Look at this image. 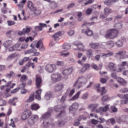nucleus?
<instances>
[{"instance_id":"f257e3e1","label":"nucleus","mask_w":128,"mask_h":128,"mask_svg":"<svg viewBox=\"0 0 128 128\" xmlns=\"http://www.w3.org/2000/svg\"><path fill=\"white\" fill-rule=\"evenodd\" d=\"M51 116L50 112H46L42 115V117L44 119L43 122V126L45 128H47L50 126V121L49 118Z\"/></svg>"},{"instance_id":"f03ea898","label":"nucleus","mask_w":128,"mask_h":128,"mask_svg":"<svg viewBox=\"0 0 128 128\" xmlns=\"http://www.w3.org/2000/svg\"><path fill=\"white\" fill-rule=\"evenodd\" d=\"M64 113V112H60L56 116V118L60 119L58 123V125L60 126L64 125V124L63 120L64 119V118L66 116Z\"/></svg>"},{"instance_id":"7ed1b4c3","label":"nucleus","mask_w":128,"mask_h":128,"mask_svg":"<svg viewBox=\"0 0 128 128\" xmlns=\"http://www.w3.org/2000/svg\"><path fill=\"white\" fill-rule=\"evenodd\" d=\"M118 31L116 29H112L108 31L107 36L111 38H113L116 37L118 34Z\"/></svg>"},{"instance_id":"20e7f679","label":"nucleus","mask_w":128,"mask_h":128,"mask_svg":"<svg viewBox=\"0 0 128 128\" xmlns=\"http://www.w3.org/2000/svg\"><path fill=\"white\" fill-rule=\"evenodd\" d=\"M56 69V66L54 64H48L46 66V71L48 72L51 73L55 70Z\"/></svg>"},{"instance_id":"39448f33","label":"nucleus","mask_w":128,"mask_h":128,"mask_svg":"<svg viewBox=\"0 0 128 128\" xmlns=\"http://www.w3.org/2000/svg\"><path fill=\"white\" fill-rule=\"evenodd\" d=\"M38 119V117L37 115H34L28 119V122L30 125H32L36 122Z\"/></svg>"},{"instance_id":"423d86ee","label":"nucleus","mask_w":128,"mask_h":128,"mask_svg":"<svg viewBox=\"0 0 128 128\" xmlns=\"http://www.w3.org/2000/svg\"><path fill=\"white\" fill-rule=\"evenodd\" d=\"M52 76L54 83L60 80L61 78L60 74L58 72L56 73L55 74H52Z\"/></svg>"},{"instance_id":"0eeeda50","label":"nucleus","mask_w":128,"mask_h":128,"mask_svg":"<svg viewBox=\"0 0 128 128\" xmlns=\"http://www.w3.org/2000/svg\"><path fill=\"white\" fill-rule=\"evenodd\" d=\"M82 78L80 77L78 79L74 84V86L76 87L78 89H79L82 86Z\"/></svg>"},{"instance_id":"6e6552de","label":"nucleus","mask_w":128,"mask_h":128,"mask_svg":"<svg viewBox=\"0 0 128 128\" xmlns=\"http://www.w3.org/2000/svg\"><path fill=\"white\" fill-rule=\"evenodd\" d=\"M39 25L34 27V29L36 31L39 32L42 30L43 27H47V25L45 24L40 23Z\"/></svg>"},{"instance_id":"1a4fd4ad","label":"nucleus","mask_w":128,"mask_h":128,"mask_svg":"<svg viewBox=\"0 0 128 128\" xmlns=\"http://www.w3.org/2000/svg\"><path fill=\"white\" fill-rule=\"evenodd\" d=\"M73 70L72 67L65 68L62 71V73L63 75L67 76L70 74L72 72Z\"/></svg>"},{"instance_id":"9d476101","label":"nucleus","mask_w":128,"mask_h":128,"mask_svg":"<svg viewBox=\"0 0 128 128\" xmlns=\"http://www.w3.org/2000/svg\"><path fill=\"white\" fill-rule=\"evenodd\" d=\"M27 6L28 8L31 10L34 11H35L36 9V8L34 6L32 2L30 1H28L27 3Z\"/></svg>"},{"instance_id":"9b49d317","label":"nucleus","mask_w":128,"mask_h":128,"mask_svg":"<svg viewBox=\"0 0 128 128\" xmlns=\"http://www.w3.org/2000/svg\"><path fill=\"white\" fill-rule=\"evenodd\" d=\"M116 80L118 82L122 85L125 86L127 84L126 81L122 78L118 77L116 78Z\"/></svg>"},{"instance_id":"f8f14e48","label":"nucleus","mask_w":128,"mask_h":128,"mask_svg":"<svg viewBox=\"0 0 128 128\" xmlns=\"http://www.w3.org/2000/svg\"><path fill=\"white\" fill-rule=\"evenodd\" d=\"M108 109V106H106L104 107H99L96 110V112H104Z\"/></svg>"},{"instance_id":"ddd939ff","label":"nucleus","mask_w":128,"mask_h":128,"mask_svg":"<svg viewBox=\"0 0 128 128\" xmlns=\"http://www.w3.org/2000/svg\"><path fill=\"white\" fill-rule=\"evenodd\" d=\"M42 82V81L41 78L38 77L37 76H36V87L37 88H39L41 87Z\"/></svg>"},{"instance_id":"4468645a","label":"nucleus","mask_w":128,"mask_h":128,"mask_svg":"<svg viewBox=\"0 0 128 128\" xmlns=\"http://www.w3.org/2000/svg\"><path fill=\"white\" fill-rule=\"evenodd\" d=\"M78 105L77 103H74L69 108V110L70 112L72 111H75L78 108Z\"/></svg>"},{"instance_id":"2eb2a0df","label":"nucleus","mask_w":128,"mask_h":128,"mask_svg":"<svg viewBox=\"0 0 128 128\" xmlns=\"http://www.w3.org/2000/svg\"><path fill=\"white\" fill-rule=\"evenodd\" d=\"M64 88L63 84L60 83L56 84L55 87V91L57 92L62 90Z\"/></svg>"},{"instance_id":"dca6fc26","label":"nucleus","mask_w":128,"mask_h":128,"mask_svg":"<svg viewBox=\"0 0 128 128\" xmlns=\"http://www.w3.org/2000/svg\"><path fill=\"white\" fill-rule=\"evenodd\" d=\"M36 47L37 48L40 47V48L41 50H44V47L43 46V43L41 40H40L36 44Z\"/></svg>"},{"instance_id":"f3484780","label":"nucleus","mask_w":128,"mask_h":128,"mask_svg":"<svg viewBox=\"0 0 128 128\" xmlns=\"http://www.w3.org/2000/svg\"><path fill=\"white\" fill-rule=\"evenodd\" d=\"M108 69L110 71L112 70L115 71L116 70L115 67L114 66V64L112 62L109 63Z\"/></svg>"},{"instance_id":"a211bd4d","label":"nucleus","mask_w":128,"mask_h":128,"mask_svg":"<svg viewBox=\"0 0 128 128\" xmlns=\"http://www.w3.org/2000/svg\"><path fill=\"white\" fill-rule=\"evenodd\" d=\"M98 106V105L96 104H91L88 105V107L89 108H92V112H95L96 111V110L97 108H96Z\"/></svg>"},{"instance_id":"6ab92c4d","label":"nucleus","mask_w":128,"mask_h":128,"mask_svg":"<svg viewBox=\"0 0 128 128\" xmlns=\"http://www.w3.org/2000/svg\"><path fill=\"white\" fill-rule=\"evenodd\" d=\"M21 116V118L22 120H25L26 118H28L31 115V112H27V113H24L23 112Z\"/></svg>"},{"instance_id":"aec40b11","label":"nucleus","mask_w":128,"mask_h":128,"mask_svg":"<svg viewBox=\"0 0 128 128\" xmlns=\"http://www.w3.org/2000/svg\"><path fill=\"white\" fill-rule=\"evenodd\" d=\"M53 95V93L50 91L48 92L45 95V98L48 100L51 98Z\"/></svg>"},{"instance_id":"412c9836","label":"nucleus","mask_w":128,"mask_h":128,"mask_svg":"<svg viewBox=\"0 0 128 128\" xmlns=\"http://www.w3.org/2000/svg\"><path fill=\"white\" fill-rule=\"evenodd\" d=\"M12 44V41L8 40H6L4 42V45L5 48H7L11 46Z\"/></svg>"},{"instance_id":"4be33fe9","label":"nucleus","mask_w":128,"mask_h":128,"mask_svg":"<svg viewBox=\"0 0 128 128\" xmlns=\"http://www.w3.org/2000/svg\"><path fill=\"white\" fill-rule=\"evenodd\" d=\"M36 94L35 96V98L38 100H40L41 99L40 97V94L41 92V90L39 89L36 91Z\"/></svg>"},{"instance_id":"5701e85b","label":"nucleus","mask_w":128,"mask_h":128,"mask_svg":"<svg viewBox=\"0 0 128 128\" xmlns=\"http://www.w3.org/2000/svg\"><path fill=\"white\" fill-rule=\"evenodd\" d=\"M54 111L57 112H63L62 111V106L60 105H58L55 106L54 108Z\"/></svg>"},{"instance_id":"b1692460","label":"nucleus","mask_w":128,"mask_h":128,"mask_svg":"<svg viewBox=\"0 0 128 128\" xmlns=\"http://www.w3.org/2000/svg\"><path fill=\"white\" fill-rule=\"evenodd\" d=\"M14 32L11 30H8L6 33V36L8 38H10L14 34Z\"/></svg>"},{"instance_id":"393cba45","label":"nucleus","mask_w":128,"mask_h":128,"mask_svg":"<svg viewBox=\"0 0 128 128\" xmlns=\"http://www.w3.org/2000/svg\"><path fill=\"white\" fill-rule=\"evenodd\" d=\"M84 32L87 35L90 36L92 35L93 32L92 30H90L89 28H88Z\"/></svg>"},{"instance_id":"a878e982","label":"nucleus","mask_w":128,"mask_h":128,"mask_svg":"<svg viewBox=\"0 0 128 128\" xmlns=\"http://www.w3.org/2000/svg\"><path fill=\"white\" fill-rule=\"evenodd\" d=\"M120 119L122 121L124 122L125 123L128 124V116L125 117L124 116H122Z\"/></svg>"},{"instance_id":"bb28decb","label":"nucleus","mask_w":128,"mask_h":128,"mask_svg":"<svg viewBox=\"0 0 128 128\" xmlns=\"http://www.w3.org/2000/svg\"><path fill=\"white\" fill-rule=\"evenodd\" d=\"M89 46L91 48L94 49H97L98 47V44H97L95 43L92 42L90 43Z\"/></svg>"},{"instance_id":"cd10ccee","label":"nucleus","mask_w":128,"mask_h":128,"mask_svg":"<svg viewBox=\"0 0 128 128\" xmlns=\"http://www.w3.org/2000/svg\"><path fill=\"white\" fill-rule=\"evenodd\" d=\"M40 107L39 105L37 104H33L31 105V108L33 110H36Z\"/></svg>"},{"instance_id":"c85d7f7f","label":"nucleus","mask_w":128,"mask_h":128,"mask_svg":"<svg viewBox=\"0 0 128 128\" xmlns=\"http://www.w3.org/2000/svg\"><path fill=\"white\" fill-rule=\"evenodd\" d=\"M63 32H58L54 34L52 36L53 38L59 37V36H62L63 34Z\"/></svg>"},{"instance_id":"c756f323","label":"nucleus","mask_w":128,"mask_h":128,"mask_svg":"<svg viewBox=\"0 0 128 128\" xmlns=\"http://www.w3.org/2000/svg\"><path fill=\"white\" fill-rule=\"evenodd\" d=\"M16 54L15 53L12 54L9 56L6 59L7 60H9L11 59H13L16 56Z\"/></svg>"},{"instance_id":"7c9ffc66","label":"nucleus","mask_w":128,"mask_h":128,"mask_svg":"<svg viewBox=\"0 0 128 128\" xmlns=\"http://www.w3.org/2000/svg\"><path fill=\"white\" fill-rule=\"evenodd\" d=\"M114 28L116 29H120L122 26V24L120 23H117L114 24Z\"/></svg>"},{"instance_id":"2f4dec72","label":"nucleus","mask_w":128,"mask_h":128,"mask_svg":"<svg viewBox=\"0 0 128 128\" xmlns=\"http://www.w3.org/2000/svg\"><path fill=\"white\" fill-rule=\"evenodd\" d=\"M109 122H110L111 124L113 125L115 122V120L114 118H112L108 120L106 122V124L109 125L110 124Z\"/></svg>"},{"instance_id":"473e14b6","label":"nucleus","mask_w":128,"mask_h":128,"mask_svg":"<svg viewBox=\"0 0 128 128\" xmlns=\"http://www.w3.org/2000/svg\"><path fill=\"white\" fill-rule=\"evenodd\" d=\"M34 93H32L30 96L29 98L27 100V102H30L32 101L34 99Z\"/></svg>"},{"instance_id":"72a5a7b5","label":"nucleus","mask_w":128,"mask_h":128,"mask_svg":"<svg viewBox=\"0 0 128 128\" xmlns=\"http://www.w3.org/2000/svg\"><path fill=\"white\" fill-rule=\"evenodd\" d=\"M93 51L91 50H89L87 51L86 54L87 56L90 58L92 56V53Z\"/></svg>"},{"instance_id":"f704fd0d","label":"nucleus","mask_w":128,"mask_h":128,"mask_svg":"<svg viewBox=\"0 0 128 128\" xmlns=\"http://www.w3.org/2000/svg\"><path fill=\"white\" fill-rule=\"evenodd\" d=\"M100 84H96L94 86V88L98 92H100L101 88L100 87Z\"/></svg>"},{"instance_id":"c9c22d12","label":"nucleus","mask_w":128,"mask_h":128,"mask_svg":"<svg viewBox=\"0 0 128 128\" xmlns=\"http://www.w3.org/2000/svg\"><path fill=\"white\" fill-rule=\"evenodd\" d=\"M50 4V6L52 8H55L57 6V4L55 1H52L51 2Z\"/></svg>"},{"instance_id":"e433bc0d","label":"nucleus","mask_w":128,"mask_h":128,"mask_svg":"<svg viewBox=\"0 0 128 128\" xmlns=\"http://www.w3.org/2000/svg\"><path fill=\"white\" fill-rule=\"evenodd\" d=\"M116 44L117 46L118 47H120L122 46L123 44V43L122 41L121 40H118L116 42Z\"/></svg>"},{"instance_id":"4c0bfd02","label":"nucleus","mask_w":128,"mask_h":128,"mask_svg":"<svg viewBox=\"0 0 128 128\" xmlns=\"http://www.w3.org/2000/svg\"><path fill=\"white\" fill-rule=\"evenodd\" d=\"M63 48L64 49L68 50L70 49V46L69 44H68L65 43L63 45Z\"/></svg>"},{"instance_id":"58836bf2","label":"nucleus","mask_w":128,"mask_h":128,"mask_svg":"<svg viewBox=\"0 0 128 128\" xmlns=\"http://www.w3.org/2000/svg\"><path fill=\"white\" fill-rule=\"evenodd\" d=\"M104 13L107 14L110 13L111 12L112 10V9L110 8H106L104 9Z\"/></svg>"},{"instance_id":"ea45409f","label":"nucleus","mask_w":128,"mask_h":128,"mask_svg":"<svg viewBox=\"0 0 128 128\" xmlns=\"http://www.w3.org/2000/svg\"><path fill=\"white\" fill-rule=\"evenodd\" d=\"M78 48L80 50H84L83 49L84 48V46L82 44H79L78 46Z\"/></svg>"},{"instance_id":"a19ab883","label":"nucleus","mask_w":128,"mask_h":128,"mask_svg":"<svg viewBox=\"0 0 128 128\" xmlns=\"http://www.w3.org/2000/svg\"><path fill=\"white\" fill-rule=\"evenodd\" d=\"M112 0H107L104 1V3L107 5H110L112 4Z\"/></svg>"},{"instance_id":"79ce46f5","label":"nucleus","mask_w":128,"mask_h":128,"mask_svg":"<svg viewBox=\"0 0 128 128\" xmlns=\"http://www.w3.org/2000/svg\"><path fill=\"white\" fill-rule=\"evenodd\" d=\"M30 66H32V68H34V65L32 63L28 62L27 64L26 65L25 67L27 68Z\"/></svg>"},{"instance_id":"37998d69","label":"nucleus","mask_w":128,"mask_h":128,"mask_svg":"<svg viewBox=\"0 0 128 128\" xmlns=\"http://www.w3.org/2000/svg\"><path fill=\"white\" fill-rule=\"evenodd\" d=\"M67 96L66 94H65L62 97L60 101L62 103H63L66 100V98Z\"/></svg>"},{"instance_id":"c03bdc74","label":"nucleus","mask_w":128,"mask_h":128,"mask_svg":"<svg viewBox=\"0 0 128 128\" xmlns=\"http://www.w3.org/2000/svg\"><path fill=\"white\" fill-rule=\"evenodd\" d=\"M80 93V92H78L73 97L70 99L71 100H74L76 99L79 97Z\"/></svg>"},{"instance_id":"a18cd8bd","label":"nucleus","mask_w":128,"mask_h":128,"mask_svg":"<svg viewBox=\"0 0 128 128\" xmlns=\"http://www.w3.org/2000/svg\"><path fill=\"white\" fill-rule=\"evenodd\" d=\"M126 52L125 51L122 52H119L116 53L117 55L119 54V56H124L126 54Z\"/></svg>"},{"instance_id":"49530a36","label":"nucleus","mask_w":128,"mask_h":128,"mask_svg":"<svg viewBox=\"0 0 128 128\" xmlns=\"http://www.w3.org/2000/svg\"><path fill=\"white\" fill-rule=\"evenodd\" d=\"M114 45V44L113 42L112 41H109L108 43V46L109 48H112Z\"/></svg>"},{"instance_id":"de8ad7c7","label":"nucleus","mask_w":128,"mask_h":128,"mask_svg":"<svg viewBox=\"0 0 128 128\" xmlns=\"http://www.w3.org/2000/svg\"><path fill=\"white\" fill-rule=\"evenodd\" d=\"M6 104V101L3 99H0V106H2L5 105Z\"/></svg>"},{"instance_id":"09e8293b","label":"nucleus","mask_w":128,"mask_h":128,"mask_svg":"<svg viewBox=\"0 0 128 128\" xmlns=\"http://www.w3.org/2000/svg\"><path fill=\"white\" fill-rule=\"evenodd\" d=\"M98 122L100 123H103L105 122V120L104 118H97Z\"/></svg>"},{"instance_id":"8fccbe9b","label":"nucleus","mask_w":128,"mask_h":128,"mask_svg":"<svg viewBox=\"0 0 128 128\" xmlns=\"http://www.w3.org/2000/svg\"><path fill=\"white\" fill-rule=\"evenodd\" d=\"M107 16L108 15L105 13L104 14H100V19L102 20L104 18H106Z\"/></svg>"},{"instance_id":"3c124183","label":"nucleus","mask_w":128,"mask_h":128,"mask_svg":"<svg viewBox=\"0 0 128 128\" xmlns=\"http://www.w3.org/2000/svg\"><path fill=\"white\" fill-rule=\"evenodd\" d=\"M108 98V95H105L103 96L101 98L102 100L103 101L107 100Z\"/></svg>"},{"instance_id":"603ef678","label":"nucleus","mask_w":128,"mask_h":128,"mask_svg":"<svg viewBox=\"0 0 128 128\" xmlns=\"http://www.w3.org/2000/svg\"><path fill=\"white\" fill-rule=\"evenodd\" d=\"M83 23V24L82 25V26H90V23L89 22L87 23V22L86 21H84Z\"/></svg>"},{"instance_id":"864d4df0","label":"nucleus","mask_w":128,"mask_h":128,"mask_svg":"<svg viewBox=\"0 0 128 128\" xmlns=\"http://www.w3.org/2000/svg\"><path fill=\"white\" fill-rule=\"evenodd\" d=\"M86 2L84 3L85 5L90 4L92 3L94 0H86Z\"/></svg>"},{"instance_id":"5fc2aeb1","label":"nucleus","mask_w":128,"mask_h":128,"mask_svg":"<svg viewBox=\"0 0 128 128\" xmlns=\"http://www.w3.org/2000/svg\"><path fill=\"white\" fill-rule=\"evenodd\" d=\"M8 25L9 26H11L14 24L15 23V22L14 21L11 20H9L7 21Z\"/></svg>"},{"instance_id":"6e6d98bb","label":"nucleus","mask_w":128,"mask_h":128,"mask_svg":"<svg viewBox=\"0 0 128 128\" xmlns=\"http://www.w3.org/2000/svg\"><path fill=\"white\" fill-rule=\"evenodd\" d=\"M112 19V18H107L106 19H104L103 20V22H108L109 21H111Z\"/></svg>"},{"instance_id":"4d7b16f0","label":"nucleus","mask_w":128,"mask_h":128,"mask_svg":"<svg viewBox=\"0 0 128 128\" xmlns=\"http://www.w3.org/2000/svg\"><path fill=\"white\" fill-rule=\"evenodd\" d=\"M23 30L24 31V33H28L30 32V29L29 28H27L25 29L24 28L23 29Z\"/></svg>"},{"instance_id":"13d9d810","label":"nucleus","mask_w":128,"mask_h":128,"mask_svg":"<svg viewBox=\"0 0 128 128\" xmlns=\"http://www.w3.org/2000/svg\"><path fill=\"white\" fill-rule=\"evenodd\" d=\"M36 51V49H34V50L32 49H31L27 51L26 52V54H30V53H32L33 52H34V50Z\"/></svg>"},{"instance_id":"bf43d9fd","label":"nucleus","mask_w":128,"mask_h":128,"mask_svg":"<svg viewBox=\"0 0 128 128\" xmlns=\"http://www.w3.org/2000/svg\"><path fill=\"white\" fill-rule=\"evenodd\" d=\"M111 110L112 112H116L118 110V109L115 106H113L111 107Z\"/></svg>"},{"instance_id":"052dcab7","label":"nucleus","mask_w":128,"mask_h":128,"mask_svg":"<svg viewBox=\"0 0 128 128\" xmlns=\"http://www.w3.org/2000/svg\"><path fill=\"white\" fill-rule=\"evenodd\" d=\"M17 100L18 98H14L12 100L11 99H10L9 100V102L12 101L13 102H17Z\"/></svg>"},{"instance_id":"680f3d73","label":"nucleus","mask_w":128,"mask_h":128,"mask_svg":"<svg viewBox=\"0 0 128 128\" xmlns=\"http://www.w3.org/2000/svg\"><path fill=\"white\" fill-rule=\"evenodd\" d=\"M17 5L18 7H20V10L22 9L24 5L22 2H20L19 3V4H17Z\"/></svg>"},{"instance_id":"e2e57ef3","label":"nucleus","mask_w":128,"mask_h":128,"mask_svg":"<svg viewBox=\"0 0 128 128\" xmlns=\"http://www.w3.org/2000/svg\"><path fill=\"white\" fill-rule=\"evenodd\" d=\"M74 6V3H72L68 6V8L70 9V8H72Z\"/></svg>"},{"instance_id":"0e129e2a","label":"nucleus","mask_w":128,"mask_h":128,"mask_svg":"<svg viewBox=\"0 0 128 128\" xmlns=\"http://www.w3.org/2000/svg\"><path fill=\"white\" fill-rule=\"evenodd\" d=\"M122 14L118 15L116 16H115L114 18L115 19L118 20V19H120L121 18H122Z\"/></svg>"},{"instance_id":"69168bd1","label":"nucleus","mask_w":128,"mask_h":128,"mask_svg":"<svg viewBox=\"0 0 128 128\" xmlns=\"http://www.w3.org/2000/svg\"><path fill=\"white\" fill-rule=\"evenodd\" d=\"M122 74L123 75L125 76H127L128 75V70H124L122 72Z\"/></svg>"},{"instance_id":"338daca9","label":"nucleus","mask_w":128,"mask_h":128,"mask_svg":"<svg viewBox=\"0 0 128 128\" xmlns=\"http://www.w3.org/2000/svg\"><path fill=\"white\" fill-rule=\"evenodd\" d=\"M98 120L94 119H92V120L91 122L92 124H98Z\"/></svg>"},{"instance_id":"774afa93","label":"nucleus","mask_w":128,"mask_h":128,"mask_svg":"<svg viewBox=\"0 0 128 128\" xmlns=\"http://www.w3.org/2000/svg\"><path fill=\"white\" fill-rule=\"evenodd\" d=\"M92 10L90 8H89L86 10V13L87 14H90L92 13Z\"/></svg>"}]
</instances>
